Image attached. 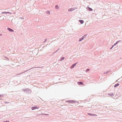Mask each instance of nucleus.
I'll return each mask as SVG.
<instances>
[{
  "label": "nucleus",
  "instance_id": "nucleus-1",
  "mask_svg": "<svg viewBox=\"0 0 122 122\" xmlns=\"http://www.w3.org/2000/svg\"><path fill=\"white\" fill-rule=\"evenodd\" d=\"M78 63V62H76V63H75L72 64L70 67L71 69H72L74 68L75 66Z\"/></svg>",
  "mask_w": 122,
  "mask_h": 122
},
{
  "label": "nucleus",
  "instance_id": "nucleus-2",
  "mask_svg": "<svg viewBox=\"0 0 122 122\" xmlns=\"http://www.w3.org/2000/svg\"><path fill=\"white\" fill-rule=\"evenodd\" d=\"M75 9L74 7H73L72 8H71L70 9L68 10V11H73L74 10H75Z\"/></svg>",
  "mask_w": 122,
  "mask_h": 122
},
{
  "label": "nucleus",
  "instance_id": "nucleus-3",
  "mask_svg": "<svg viewBox=\"0 0 122 122\" xmlns=\"http://www.w3.org/2000/svg\"><path fill=\"white\" fill-rule=\"evenodd\" d=\"M38 108L39 107H37L35 106L32 107L31 109L32 110H34L36 109H38Z\"/></svg>",
  "mask_w": 122,
  "mask_h": 122
},
{
  "label": "nucleus",
  "instance_id": "nucleus-4",
  "mask_svg": "<svg viewBox=\"0 0 122 122\" xmlns=\"http://www.w3.org/2000/svg\"><path fill=\"white\" fill-rule=\"evenodd\" d=\"M87 10H89V11H92V9L91 8L89 7L88 6L87 8Z\"/></svg>",
  "mask_w": 122,
  "mask_h": 122
},
{
  "label": "nucleus",
  "instance_id": "nucleus-5",
  "mask_svg": "<svg viewBox=\"0 0 122 122\" xmlns=\"http://www.w3.org/2000/svg\"><path fill=\"white\" fill-rule=\"evenodd\" d=\"M79 22H80L81 24H82L84 22V21L82 20H79Z\"/></svg>",
  "mask_w": 122,
  "mask_h": 122
},
{
  "label": "nucleus",
  "instance_id": "nucleus-6",
  "mask_svg": "<svg viewBox=\"0 0 122 122\" xmlns=\"http://www.w3.org/2000/svg\"><path fill=\"white\" fill-rule=\"evenodd\" d=\"M77 83L79 85H83V83L81 81L78 82H77Z\"/></svg>",
  "mask_w": 122,
  "mask_h": 122
},
{
  "label": "nucleus",
  "instance_id": "nucleus-7",
  "mask_svg": "<svg viewBox=\"0 0 122 122\" xmlns=\"http://www.w3.org/2000/svg\"><path fill=\"white\" fill-rule=\"evenodd\" d=\"M84 38L83 37H82L81 38H80L79 39V42H80L82 40H83L84 39Z\"/></svg>",
  "mask_w": 122,
  "mask_h": 122
},
{
  "label": "nucleus",
  "instance_id": "nucleus-8",
  "mask_svg": "<svg viewBox=\"0 0 122 122\" xmlns=\"http://www.w3.org/2000/svg\"><path fill=\"white\" fill-rule=\"evenodd\" d=\"M121 41V40H119L117 41L116 43L114 44V46H115L116 45L117 43H118L119 42H120Z\"/></svg>",
  "mask_w": 122,
  "mask_h": 122
},
{
  "label": "nucleus",
  "instance_id": "nucleus-9",
  "mask_svg": "<svg viewBox=\"0 0 122 122\" xmlns=\"http://www.w3.org/2000/svg\"><path fill=\"white\" fill-rule=\"evenodd\" d=\"M7 29L9 31H10L11 32L14 31V30H12V29H11L9 28H8Z\"/></svg>",
  "mask_w": 122,
  "mask_h": 122
},
{
  "label": "nucleus",
  "instance_id": "nucleus-10",
  "mask_svg": "<svg viewBox=\"0 0 122 122\" xmlns=\"http://www.w3.org/2000/svg\"><path fill=\"white\" fill-rule=\"evenodd\" d=\"M113 93H108V95L109 96H110L111 97L113 96Z\"/></svg>",
  "mask_w": 122,
  "mask_h": 122
},
{
  "label": "nucleus",
  "instance_id": "nucleus-11",
  "mask_svg": "<svg viewBox=\"0 0 122 122\" xmlns=\"http://www.w3.org/2000/svg\"><path fill=\"white\" fill-rule=\"evenodd\" d=\"M119 85V83H117L114 86V87H116L117 86H118Z\"/></svg>",
  "mask_w": 122,
  "mask_h": 122
},
{
  "label": "nucleus",
  "instance_id": "nucleus-12",
  "mask_svg": "<svg viewBox=\"0 0 122 122\" xmlns=\"http://www.w3.org/2000/svg\"><path fill=\"white\" fill-rule=\"evenodd\" d=\"M65 58V57H62L61 58L60 60V61H62Z\"/></svg>",
  "mask_w": 122,
  "mask_h": 122
},
{
  "label": "nucleus",
  "instance_id": "nucleus-13",
  "mask_svg": "<svg viewBox=\"0 0 122 122\" xmlns=\"http://www.w3.org/2000/svg\"><path fill=\"white\" fill-rule=\"evenodd\" d=\"M55 8L56 9H59V7L58 5H56V6Z\"/></svg>",
  "mask_w": 122,
  "mask_h": 122
},
{
  "label": "nucleus",
  "instance_id": "nucleus-14",
  "mask_svg": "<svg viewBox=\"0 0 122 122\" xmlns=\"http://www.w3.org/2000/svg\"><path fill=\"white\" fill-rule=\"evenodd\" d=\"M72 100L71 101L70 100H69L66 101V102H68L69 103H72Z\"/></svg>",
  "mask_w": 122,
  "mask_h": 122
},
{
  "label": "nucleus",
  "instance_id": "nucleus-15",
  "mask_svg": "<svg viewBox=\"0 0 122 122\" xmlns=\"http://www.w3.org/2000/svg\"><path fill=\"white\" fill-rule=\"evenodd\" d=\"M88 114L89 115H90V116H94V114H91V113H88Z\"/></svg>",
  "mask_w": 122,
  "mask_h": 122
},
{
  "label": "nucleus",
  "instance_id": "nucleus-16",
  "mask_svg": "<svg viewBox=\"0 0 122 122\" xmlns=\"http://www.w3.org/2000/svg\"><path fill=\"white\" fill-rule=\"evenodd\" d=\"M110 72V71H107V72H104L103 74H107L108 73H109V72Z\"/></svg>",
  "mask_w": 122,
  "mask_h": 122
},
{
  "label": "nucleus",
  "instance_id": "nucleus-17",
  "mask_svg": "<svg viewBox=\"0 0 122 122\" xmlns=\"http://www.w3.org/2000/svg\"><path fill=\"white\" fill-rule=\"evenodd\" d=\"M72 103H76V101H75L72 100Z\"/></svg>",
  "mask_w": 122,
  "mask_h": 122
},
{
  "label": "nucleus",
  "instance_id": "nucleus-18",
  "mask_svg": "<svg viewBox=\"0 0 122 122\" xmlns=\"http://www.w3.org/2000/svg\"><path fill=\"white\" fill-rule=\"evenodd\" d=\"M87 35V34L85 35H84L83 36H82V37H83L84 38V39L86 37Z\"/></svg>",
  "mask_w": 122,
  "mask_h": 122
},
{
  "label": "nucleus",
  "instance_id": "nucleus-19",
  "mask_svg": "<svg viewBox=\"0 0 122 122\" xmlns=\"http://www.w3.org/2000/svg\"><path fill=\"white\" fill-rule=\"evenodd\" d=\"M90 69H86V72H88V71H90Z\"/></svg>",
  "mask_w": 122,
  "mask_h": 122
},
{
  "label": "nucleus",
  "instance_id": "nucleus-20",
  "mask_svg": "<svg viewBox=\"0 0 122 122\" xmlns=\"http://www.w3.org/2000/svg\"><path fill=\"white\" fill-rule=\"evenodd\" d=\"M59 50V49H58V50H56V51L54 52V54L56 52H57V51H58Z\"/></svg>",
  "mask_w": 122,
  "mask_h": 122
},
{
  "label": "nucleus",
  "instance_id": "nucleus-21",
  "mask_svg": "<svg viewBox=\"0 0 122 122\" xmlns=\"http://www.w3.org/2000/svg\"><path fill=\"white\" fill-rule=\"evenodd\" d=\"M3 13H6V12H4ZM7 13H9V12H7Z\"/></svg>",
  "mask_w": 122,
  "mask_h": 122
},
{
  "label": "nucleus",
  "instance_id": "nucleus-22",
  "mask_svg": "<svg viewBox=\"0 0 122 122\" xmlns=\"http://www.w3.org/2000/svg\"><path fill=\"white\" fill-rule=\"evenodd\" d=\"M114 46V45H112V47H113Z\"/></svg>",
  "mask_w": 122,
  "mask_h": 122
},
{
  "label": "nucleus",
  "instance_id": "nucleus-23",
  "mask_svg": "<svg viewBox=\"0 0 122 122\" xmlns=\"http://www.w3.org/2000/svg\"><path fill=\"white\" fill-rule=\"evenodd\" d=\"M47 13H48V14H49V13H50V12H49V11H48V12H47Z\"/></svg>",
  "mask_w": 122,
  "mask_h": 122
},
{
  "label": "nucleus",
  "instance_id": "nucleus-24",
  "mask_svg": "<svg viewBox=\"0 0 122 122\" xmlns=\"http://www.w3.org/2000/svg\"><path fill=\"white\" fill-rule=\"evenodd\" d=\"M113 48V47H112L111 48H110V49H112V48Z\"/></svg>",
  "mask_w": 122,
  "mask_h": 122
},
{
  "label": "nucleus",
  "instance_id": "nucleus-25",
  "mask_svg": "<svg viewBox=\"0 0 122 122\" xmlns=\"http://www.w3.org/2000/svg\"><path fill=\"white\" fill-rule=\"evenodd\" d=\"M6 122H9V121H5Z\"/></svg>",
  "mask_w": 122,
  "mask_h": 122
},
{
  "label": "nucleus",
  "instance_id": "nucleus-26",
  "mask_svg": "<svg viewBox=\"0 0 122 122\" xmlns=\"http://www.w3.org/2000/svg\"><path fill=\"white\" fill-rule=\"evenodd\" d=\"M5 122V121H4V122Z\"/></svg>",
  "mask_w": 122,
  "mask_h": 122
}]
</instances>
